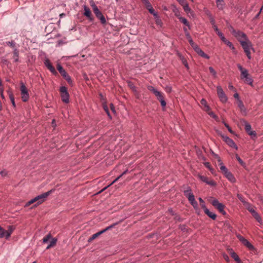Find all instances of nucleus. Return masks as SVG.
<instances>
[{
	"mask_svg": "<svg viewBox=\"0 0 263 263\" xmlns=\"http://www.w3.org/2000/svg\"><path fill=\"white\" fill-rule=\"evenodd\" d=\"M52 192V190H50L46 193H44L41 195H40L35 197L33 199H32L31 200H30L28 202H27L25 204V206L27 207L29 205H30L31 204H32L35 202H37V204L35 205L41 204L46 200V198Z\"/></svg>",
	"mask_w": 263,
	"mask_h": 263,
	"instance_id": "1",
	"label": "nucleus"
},
{
	"mask_svg": "<svg viewBox=\"0 0 263 263\" xmlns=\"http://www.w3.org/2000/svg\"><path fill=\"white\" fill-rule=\"evenodd\" d=\"M184 195L187 198L191 204L194 208L197 211L198 210V204L195 199V197L192 192L191 189L189 187L186 190L184 191Z\"/></svg>",
	"mask_w": 263,
	"mask_h": 263,
	"instance_id": "2",
	"label": "nucleus"
},
{
	"mask_svg": "<svg viewBox=\"0 0 263 263\" xmlns=\"http://www.w3.org/2000/svg\"><path fill=\"white\" fill-rule=\"evenodd\" d=\"M220 169L222 173L229 181L232 183H234L236 181L235 178L233 175L228 171L227 168L223 165L222 162L220 163Z\"/></svg>",
	"mask_w": 263,
	"mask_h": 263,
	"instance_id": "3",
	"label": "nucleus"
},
{
	"mask_svg": "<svg viewBox=\"0 0 263 263\" xmlns=\"http://www.w3.org/2000/svg\"><path fill=\"white\" fill-rule=\"evenodd\" d=\"M241 45L242 46L245 52L246 53L248 58L251 59V50L252 49V44L248 39L245 41H241Z\"/></svg>",
	"mask_w": 263,
	"mask_h": 263,
	"instance_id": "4",
	"label": "nucleus"
},
{
	"mask_svg": "<svg viewBox=\"0 0 263 263\" xmlns=\"http://www.w3.org/2000/svg\"><path fill=\"white\" fill-rule=\"evenodd\" d=\"M211 204L216 208L219 212L222 215H226V212L224 211V205L220 203L217 199H214L211 201Z\"/></svg>",
	"mask_w": 263,
	"mask_h": 263,
	"instance_id": "5",
	"label": "nucleus"
},
{
	"mask_svg": "<svg viewBox=\"0 0 263 263\" xmlns=\"http://www.w3.org/2000/svg\"><path fill=\"white\" fill-rule=\"evenodd\" d=\"M20 91L22 101L23 102L27 101L29 96L28 92V90L24 84L23 83H21Z\"/></svg>",
	"mask_w": 263,
	"mask_h": 263,
	"instance_id": "6",
	"label": "nucleus"
},
{
	"mask_svg": "<svg viewBox=\"0 0 263 263\" xmlns=\"http://www.w3.org/2000/svg\"><path fill=\"white\" fill-rule=\"evenodd\" d=\"M231 31L233 34L237 39L240 43L241 41H245L248 39L246 34L240 31H236L233 28Z\"/></svg>",
	"mask_w": 263,
	"mask_h": 263,
	"instance_id": "7",
	"label": "nucleus"
},
{
	"mask_svg": "<svg viewBox=\"0 0 263 263\" xmlns=\"http://www.w3.org/2000/svg\"><path fill=\"white\" fill-rule=\"evenodd\" d=\"M61 97L62 100L66 103L69 102V94L67 91V88L65 86H61L60 88Z\"/></svg>",
	"mask_w": 263,
	"mask_h": 263,
	"instance_id": "8",
	"label": "nucleus"
},
{
	"mask_svg": "<svg viewBox=\"0 0 263 263\" xmlns=\"http://www.w3.org/2000/svg\"><path fill=\"white\" fill-rule=\"evenodd\" d=\"M217 93L218 97L220 101L222 103L227 102L228 98L224 92L223 89L220 86H217Z\"/></svg>",
	"mask_w": 263,
	"mask_h": 263,
	"instance_id": "9",
	"label": "nucleus"
},
{
	"mask_svg": "<svg viewBox=\"0 0 263 263\" xmlns=\"http://www.w3.org/2000/svg\"><path fill=\"white\" fill-rule=\"evenodd\" d=\"M191 46L193 47V48L194 49V50L198 53L200 56L205 58L206 59H209L210 58V57L205 54L202 50L195 43L191 45Z\"/></svg>",
	"mask_w": 263,
	"mask_h": 263,
	"instance_id": "10",
	"label": "nucleus"
},
{
	"mask_svg": "<svg viewBox=\"0 0 263 263\" xmlns=\"http://www.w3.org/2000/svg\"><path fill=\"white\" fill-rule=\"evenodd\" d=\"M191 46L193 47V48L194 49V50L198 53L200 56L205 58L206 59H209L210 58V57L205 54L202 50L195 43L191 45Z\"/></svg>",
	"mask_w": 263,
	"mask_h": 263,
	"instance_id": "11",
	"label": "nucleus"
},
{
	"mask_svg": "<svg viewBox=\"0 0 263 263\" xmlns=\"http://www.w3.org/2000/svg\"><path fill=\"white\" fill-rule=\"evenodd\" d=\"M191 46L193 47V48L194 49V50L198 53L200 56L205 58L206 59H209L210 58V57L205 54L202 50L195 43L191 45Z\"/></svg>",
	"mask_w": 263,
	"mask_h": 263,
	"instance_id": "12",
	"label": "nucleus"
},
{
	"mask_svg": "<svg viewBox=\"0 0 263 263\" xmlns=\"http://www.w3.org/2000/svg\"><path fill=\"white\" fill-rule=\"evenodd\" d=\"M191 46L193 47V48L194 49V50L198 53L200 56L205 58L206 59H209L210 58V57L205 54L202 50L195 43L191 45Z\"/></svg>",
	"mask_w": 263,
	"mask_h": 263,
	"instance_id": "13",
	"label": "nucleus"
},
{
	"mask_svg": "<svg viewBox=\"0 0 263 263\" xmlns=\"http://www.w3.org/2000/svg\"><path fill=\"white\" fill-rule=\"evenodd\" d=\"M220 135L223 140L228 145L235 148L236 149L238 148L236 144L235 143V142L232 139H231L228 136H224L223 135L220 134Z\"/></svg>",
	"mask_w": 263,
	"mask_h": 263,
	"instance_id": "14",
	"label": "nucleus"
},
{
	"mask_svg": "<svg viewBox=\"0 0 263 263\" xmlns=\"http://www.w3.org/2000/svg\"><path fill=\"white\" fill-rule=\"evenodd\" d=\"M237 237L238 239L249 250H254V247L245 238L240 235H238Z\"/></svg>",
	"mask_w": 263,
	"mask_h": 263,
	"instance_id": "15",
	"label": "nucleus"
},
{
	"mask_svg": "<svg viewBox=\"0 0 263 263\" xmlns=\"http://www.w3.org/2000/svg\"><path fill=\"white\" fill-rule=\"evenodd\" d=\"M198 178L203 182H205L207 184L214 186L216 185V183L213 180H209L208 178L204 176L198 175Z\"/></svg>",
	"mask_w": 263,
	"mask_h": 263,
	"instance_id": "16",
	"label": "nucleus"
},
{
	"mask_svg": "<svg viewBox=\"0 0 263 263\" xmlns=\"http://www.w3.org/2000/svg\"><path fill=\"white\" fill-rule=\"evenodd\" d=\"M147 89L152 91L155 96L157 97V99L159 100L161 98L163 97V94L161 92L158 91L157 89L155 88L153 86H148Z\"/></svg>",
	"mask_w": 263,
	"mask_h": 263,
	"instance_id": "17",
	"label": "nucleus"
},
{
	"mask_svg": "<svg viewBox=\"0 0 263 263\" xmlns=\"http://www.w3.org/2000/svg\"><path fill=\"white\" fill-rule=\"evenodd\" d=\"M237 67L241 72V79H245V78L249 76L248 71L246 69L243 68L240 64H237Z\"/></svg>",
	"mask_w": 263,
	"mask_h": 263,
	"instance_id": "18",
	"label": "nucleus"
},
{
	"mask_svg": "<svg viewBox=\"0 0 263 263\" xmlns=\"http://www.w3.org/2000/svg\"><path fill=\"white\" fill-rule=\"evenodd\" d=\"M45 65L48 68V69L53 74L56 73V70L54 67L51 65L50 61L48 59H46L45 61Z\"/></svg>",
	"mask_w": 263,
	"mask_h": 263,
	"instance_id": "19",
	"label": "nucleus"
},
{
	"mask_svg": "<svg viewBox=\"0 0 263 263\" xmlns=\"http://www.w3.org/2000/svg\"><path fill=\"white\" fill-rule=\"evenodd\" d=\"M84 15L85 16H86L87 17H88V18L89 20L92 21V18L91 17V12L90 9L88 7H87L86 5H84Z\"/></svg>",
	"mask_w": 263,
	"mask_h": 263,
	"instance_id": "20",
	"label": "nucleus"
},
{
	"mask_svg": "<svg viewBox=\"0 0 263 263\" xmlns=\"http://www.w3.org/2000/svg\"><path fill=\"white\" fill-rule=\"evenodd\" d=\"M94 13L96 16L100 20L102 24H105L106 23V20L105 17L103 16L99 10H96V11L94 12Z\"/></svg>",
	"mask_w": 263,
	"mask_h": 263,
	"instance_id": "21",
	"label": "nucleus"
},
{
	"mask_svg": "<svg viewBox=\"0 0 263 263\" xmlns=\"http://www.w3.org/2000/svg\"><path fill=\"white\" fill-rule=\"evenodd\" d=\"M245 129L248 134L250 136H255L256 135L255 132L251 130V125L247 122H245Z\"/></svg>",
	"mask_w": 263,
	"mask_h": 263,
	"instance_id": "22",
	"label": "nucleus"
},
{
	"mask_svg": "<svg viewBox=\"0 0 263 263\" xmlns=\"http://www.w3.org/2000/svg\"><path fill=\"white\" fill-rule=\"evenodd\" d=\"M201 108L205 111H209L210 109V106L208 105L206 101L204 99H201L200 101Z\"/></svg>",
	"mask_w": 263,
	"mask_h": 263,
	"instance_id": "23",
	"label": "nucleus"
},
{
	"mask_svg": "<svg viewBox=\"0 0 263 263\" xmlns=\"http://www.w3.org/2000/svg\"><path fill=\"white\" fill-rule=\"evenodd\" d=\"M230 254L231 255L232 257L234 258V259L237 262V263H241V261L238 256V255L234 252L232 250H231L230 251Z\"/></svg>",
	"mask_w": 263,
	"mask_h": 263,
	"instance_id": "24",
	"label": "nucleus"
},
{
	"mask_svg": "<svg viewBox=\"0 0 263 263\" xmlns=\"http://www.w3.org/2000/svg\"><path fill=\"white\" fill-rule=\"evenodd\" d=\"M204 211V213L209 217H210L211 218H212V219L214 220L216 219V215L215 214H214L213 212H212L211 211H209V209H208V208H205V209L203 210Z\"/></svg>",
	"mask_w": 263,
	"mask_h": 263,
	"instance_id": "25",
	"label": "nucleus"
},
{
	"mask_svg": "<svg viewBox=\"0 0 263 263\" xmlns=\"http://www.w3.org/2000/svg\"><path fill=\"white\" fill-rule=\"evenodd\" d=\"M183 30L184 31L185 36H186L187 39L188 40L190 45H192L193 44H194L195 43L194 42L193 40H192V37H191L189 32H188L187 29L186 28H183Z\"/></svg>",
	"mask_w": 263,
	"mask_h": 263,
	"instance_id": "26",
	"label": "nucleus"
},
{
	"mask_svg": "<svg viewBox=\"0 0 263 263\" xmlns=\"http://www.w3.org/2000/svg\"><path fill=\"white\" fill-rule=\"evenodd\" d=\"M127 172V170L125 171V172H124L121 175H120L118 177H117L115 180H114L111 183H110L109 184H108L107 186H105V187H104L102 190L100 191V192H102V191H104L105 190H106L108 187H109V186L111 185L112 184H113L114 183H115L116 182H117L123 175H124V174H125Z\"/></svg>",
	"mask_w": 263,
	"mask_h": 263,
	"instance_id": "27",
	"label": "nucleus"
},
{
	"mask_svg": "<svg viewBox=\"0 0 263 263\" xmlns=\"http://www.w3.org/2000/svg\"><path fill=\"white\" fill-rule=\"evenodd\" d=\"M184 11L187 13V14H193V12L191 9V8L189 7V4L187 2H186L184 4H183L182 6Z\"/></svg>",
	"mask_w": 263,
	"mask_h": 263,
	"instance_id": "28",
	"label": "nucleus"
},
{
	"mask_svg": "<svg viewBox=\"0 0 263 263\" xmlns=\"http://www.w3.org/2000/svg\"><path fill=\"white\" fill-rule=\"evenodd\" d=\"M245 206L246 209L251 213V214L254 213L255 212L254 207L249 202L245 203Z\"/></svg>",
	"mask_w": 263,
	"mask_h": 263,
	"instance_id": "29",
	"label": "nucleus"
},
{
	"mask_svg": "<svg viewBox=\"0 0 263 263\" xmlns=\"http://www.w3.org/2000/svg\"><path fill=\"white\" fill-rule=\"evenodd\" d=\"M146 8L148 10L149 13L153 14L155 17H157V16L158 15V14L156 12H155L154 9L153 8L151 4L146 6Z\"/></svg>",
	"mask_w": 263,
	"mask_h": 263,
	"instance_id": "30",
	"label": "nucleus"
},
{
	"mask_svg": "<svg viewBox=\"0 0 263 263\" xmlns=\"http://www.w3.org/2000/svg\"><path fill=\"white\" fill-rule=\"evenodd\" d=\"M238 106L240 108V111L241 112H242L245 114L246 113V108H245L242 102L240 100H239V101H238Z\"/></svg>",
	"mask_w": 263,
	"mask_h": 263,
	"instance_id": "31",
	"label": "nucleus"
},
{
	"mask_svg": "<svg viewBox=\"0 0 263 263\" xmlns=\"http://www.w3.org/2000/svg\"><path fill=\"white\" fill-rule=\"evenodd\" d=\"M57 69L63 77L65 76L67 74L66 72L64 70L60 64L57 65Z\"/></svg>",
	"mask_w": 263,
	"mask_h": 263,
	"instance_id": "32",
	"label": "nucleus"
},
{
	"mask_svg": "<svg viewBox=\"0 0 263 263\" xmlns=\"http://www.w3.org/2000/svg\"><path fill=\"white\" fill-rule=\"evenodd\" d=\"M214 30L216 32L217 35L219 36V37L220 38L221 41L223 40L225 38V37L224 36L222 33L219 31V30L218 29V28L217 26H214Z\"/></svg>",
	"mask_w": 263,
	"mask_h": 263,
	"instance_id": "33",
	"label": "nucleus"
},
{
	"mask_svg": "<svg viewBox=\"0 0 263 263\" xmlns=\"http://www.w3.org/2000/svg\"><path fill=\"white\" fill-rule=\"evenodd\" d=\"M111 227H108L107 228H106L105 229L103 230H102L95 234H93L92 236V237H91V239H95L96 238H97L98 236H99L100 235H101V234H102L103 233L105 232L106 230H108Z\"/></svg>",
	"mask_w": 263,
	"mask_h": 263,
	"instance_id": "34",
	"label": "nucleus"
},
{
	"mask_svg": "<svg viewBox=\"0 0 263 263\" xmlns=\"http://www.w3.org/2000/svg\"><path fill=\"white\" fill-rule=\"evenodd\" d=\"M179 20L182 23L189 27V29H190V24L185 18L183 17H179Z\"/></svg>",
	"mask_w": 263,
	"mask_h": 263,
	"instance_id": "35",
	"label": "nucleus"
},
{
	"mask_svg": "<svg viewBox=\"0 0 263 263\" xmlns=\"http://www.w3.org/2000/svg\"><path fill=\"white\" fill-rule=\"evenodd\" d=\"M57 239L56 238H52L49 245L47 247L46 249H49L50 248L53 247L57 243Z\"/></svg>",
	"mask_w": 263,
	"mask_h": 263,
	"instance_id": "36",
	"label": "nucleus"
},
{
	"mask_svg": "<svg viewBox=\"0 0 263 263\" xmlns=\"http://www.w3.org/2000/svg\"><path fill=\"white\" fill-rule=\"evenodd\" d=\"M179 58L182 62V63H183V64L185 66V67L187 68V69H189V65L187 64V62L186 61V60L185 59V58L182 57L181 55L179 54Z\"/></svg>",
	"mask_w": 263,
	"mask_h": 263,
	"instance_id": "37",
	"label": "nucleus"
},
{
	"mask_svg": "<svg viewBox=\"0 0 263 263\" xmlns=\"http://www.w3.org/2000/svg\"><path fill=\"white\" fill-rule=\"evenodd\" d=\"M204 165L210 170V171L213 175H215V171L212 167H211L209 162H205Z\"/></svg>",
	"mask_w": 263,
	"mask_h": 263,
	"instance_id": "38",
	"label": "nucleus"
},
{
	"mask_svg": "<svg viewBox=\"0 0 263 263\" xmlns=\"http://www.w3.org/2000/svg\"><path fill=\"white\" fill-rule=\"evenodd\" d=\"M13 59L15 62H17L18 61V51L16 48H14L13 52Z\"/></svg>",
	"mask_w": 263,
	"mask_h": 263,
	"instance_id": "39",
	"label": "nucleus"
},
{
	"mask_svg": "<svg viewBox=\"0 0 263 263\" xmlns=\"http://www.w3.org/2000/svg\"><path fill=\"white\" fill-rule=\"evenodd\" d=\"M252 215L258 222L260 223L261 222V217L256 211L254 212V213H253Z\"/></svg>",
	"mask_w": 263,
	"mask_h": 263,
	"instance_id": "40",
	"label": "nucleus"
},
{
	"mask_svg": "<svg viewBox=\"0 0 263 263\" xmlns=\"http://www.w3.org/2000/svg\"><path fill=\"white\" fill-rule=\"evenodd\" d=\"M245 81L246 83L248 84L249 85L252 86L253 85V80L251 77H249V76H247V77L245 78Z\"/></svg>",
	"mask_w": 263,
	"mask_h": 263,
	"instance_id": "41",
	"label": "nucleus"
},
{
	"mask_svg": "<svg viewBox=\"0 0 263 263\" xmlns=\"http://www.w3.org/2000/svg\"><path fill=\"white\" fill-rule=\"evenodd\" d=\"M217 7L221 9L223 8V0H216Z\"/></svg>",
	"mask_w": 263,
	"mask_h": 263,
	"instance_id": "42",
	"label": "nucleus"
},
{
	"mask_svg": "<svg viewBox=\"0 0 263 263\" xmlns=\"http://www.w3.org/2000/svg\"><path fill=\"white\" fill-rule=\"evenodd\" d=\"M209 69L210 73L214 77V78H216L217 73L216 71L214 69V68L212 67H210Z\"/></svg>",
	"mask_w": 263,
	"mask_h": 263,
	"instance_id": "43",
	"label": "nucleus"
},
{
	"mask_svg": "<svg viewBox=\"0 0 263 263\" xmlns=\"http://www.w3.org/2000/svg\"><path fill=\"white\" fill-rule=\"evenodd\" d=\"M13 231V229L11 227H10L8 230L6 231V238H9Z\"/></svg>",
	"mask_w": 263,
	"mask_h": 263,
	"instance_id": "44",
	"label": "nucleus"
},
{
	"mask_svg": "<svg viewBox=\"0 0 263 263\" xmlns=\"http://www.w3.org/2000/svg\"><path fill=\"white\" fill-rule=\"evenodd\" d=\"M6 231L2 228V229L0 230V238H3L4 237L6 238Z\"/></svg>",
	"mask_w": 263,
	"mask_h": 263,
	"instance_id": "45",
	"label": "nucleus"
},
{
	"mask_svg": "<svg viewBox=\"0 0 263 263\" xmlns=\"http://www.w3.org/2000/svg\"><path fill=\"white\" fill-rule=\"evenodd\" d=\"M199 201L200 203V205L201 206V208L204 210L205 209V208H206V206H205V202L204 201H203V200L201 198H199Z\"/></svg>",
	"mask_w": 263,
	"mask_h": 263,
	"instance_id": "46",
	"label": "nucleus"
},
{
	"mask_svg": "<svg viewBox=\"0 0 263 263\" xmlns=\"http://www.w3.org/2000/svg\"><path fill=\"white\" fill-rule=\"evenodd\" d=\"M222 41L224 42L230 48L233 45V44L231 42L227 40L226 37L223 40H222Z\"/></svg>",
	"mask_w": 263,
	"mask_h": 263,
	"instance_id": "47",
	"label": "nucleus"
},
{
	"mask_svg": "<svg viewBox=\"0 0 263 263\" xmlns=\"http://www.w3.org/2000/svg\"><path fill=\"white\" fill-rule=\"evenodd\" d=\"M90 5L92 8L93 12H95V11H96V10H99V9L98 8L97 6L95 4L93 1H92L90 2Z\"/></svg>",
	"mask_w": 263,
	"mask_h": 263,
	"instance_id": "48",
	"label": "nucleus"
},
{
	"mask_svg": "<svg viewBox=\"0 0 263 263\" xmlns=\"http://www.w3.org/2000/svg\"><path fill=\"white\" fill-rule=\"evenodd\" d=\"M51 238V236L50 234H48L46 237H45L43 239V241L44 243H47L50 239Z\"/></svg>",
	"mask_w": 263,
	"mask_h": 263,
	"instance_id": "49",
	"label": "nucleus"
},
{
	"mask_svg": "<svg viewBox=\"0 0 263 263\" xmlns=\"http://www.w3.org/2000/svg\"><path fill=\"white\" fill-rule=\"evenodd\" d=\"M156 20V23L158 25L161 26L162 24V21L161 19L160 18L159 15L157 16V17H155Z\"/></svg>",
	"mask_w": 263,
	"mask_h": 263,
	"instance_id": "50",
	"label": "nucleus"
},
{
	"mask_svg": "<svg viewBox=\"0 0 263 263\" xmlns=\"http://www.w3.org/2000/svg\"><path fill=\"white\" fill-rule=\"evenodd\" d=\"M103 107L104 110L106 112V114H107L108 116L110 118H111V116H110V115L109 114V110H108V107H107V105H105V104H103Z\"/></svg>",
	"mask_w": 263,
	"mask_h": 263,
	"instance_id": "51",
	"label": "nucleus"
},
{
	"mask_svg": "<svg viewBox=\"0 0 263 263\" xmlns=\"http://www.w3.org/2000/svg\"><path fill=\"white\" fill-rule=\"evenodd\" d=\"M237 197L238 198V199L243 203V205H245V203H247L248 202H246L244 198H243V197L242 196V195H240V194H238L237 195Z\"/></svg>",
	"mask_w": 263,
	"mask_h": 263,
	"instance_id": "52",
	"label": "nucleus"
},
{
	"mask_svg": "<svg viewBox=\"0 0 263 263\" xmlns=\"http://www.w3.org/2000/svg\"><path fill=\"white\" fill-rule=\"evenodd\" d=\"M159 100L160 101L161 105L163 107H165V106H166V102H165V101L164 100V97L161 98Z\"/></svg>",
	"mask_w": 263,
	"mask_h": 263,
	"instance_id": "53",
	"label": "nucleus"
},
{
	"mask_svg": "<svg viewBox=\"0 0 263 263\" xmlns=\"http://www.w3.org/2000/svg\"><path fill=\"white\" fill-rule=\"evenodd\" d=\"M6 44L7 45H9V46H10L11 47H12V48H13L14 49L15 48V43L13 42V41H11V42H6Z\"/></svg>",
	"mask_w": 263,
	"mask_h": 263,
	"instance_id": "54",
	"label": "nucleus"
},
{
	"mask_svg": "<svg viewBox=\"0 0 263 263\" xmlns=\"http://www.w3.org/2000/svg\"><path fill=\"white\" fill-rule=\"evenodd\" d=\"M223 123L224 126L227 128L229 132L232 134H234V132L232 130V129L229 126V125L228 124H227L226 123H225L224 122H223Z\"/></svg>",
	"mask_w": 263,
	"mask_h": 263,
	"instance_id": "55",
	"label": "nucleus"
},
{
	"mask_svg": "<svg viewBox=\"0 0 263 263\" xmlns=\"http://www.w3.org/2000/svg\"><path fill=\"white\" fill-rule=\"evenodd\" d=\"M208 114L213 118L216 119L217 116L214 114L213 112L210 111V110L209 111H206Z\"/></svg>",
	"mask_w": 263,
	"mask_h": 263,
	"instance_id": "56",
	"label": "nucleus"
},
{
	"mask_svg": "<svg viewBox=\"0 0 263 263\" xmlns=\"http://www.w3.org/2000/svg\"><path fill=\"white\" fill-rule=\"evenodd\" d=\"M222 256H223V258H224V259L226 261H227V262H229V261H230V258H229V256H228V255H227V254H225V253H223V254H222Z\"/></svg>",
	"mask_w": 263,
	"mask_h": 263,
	"instance_id": "57",
	"label": "nucleus"
},
{
	"mask_svg": "<svg viewBox=\"0 0 263 263\" xmlns=\"http://www.w3.org/2000/svg\"><path fill=\"white\" fill-rule=\"evenodd\" d=\"M4 87H0V95H1V97L3 99H4Z\"/></svg>",
	"mask_w": 263,
	"mask_h": 263,
	"instance_id": "58",
	"label": "nucleus"
},
{
	"mask_svg": "<svg viewBox=\"0 0 263 263\" xmlns=\"http://www.w3.org/2000/svg\"><path fill=\"white\" fill-rule=\"evenodd\" d=\"M63 77L65 79V80L68 83H71V80L70 77L67 74H66V76H64Z\"/></svg>",
	"mask_w": 263,
	"mask_h": 263,
	"instance_id": "59",
	"label": "nucleus"
},
{
	"mask_svg": "<svg viewBox=\"0 0 263 263\" xmlns=\"http://www.w3.org/2000/svg\"><path fill=\"white\" fill-rule=\"evenodd\" d=\"M143 4L145 5V7L148 5H150V3L148 2V0H141Z\"/></svg>",
	"mask_w": 263,
	"mask_h": 263,
	"instance_id": "60",
	"label": "nucleus"
},
{
	"mask_svg": "<svg viewBox=\"0 0 263 263\" xmlns=\"http://www.w3.org/2000/svg\"><path fill=\"white\" fill-rule=\"evenodd\" d=\"M10 100L12 102L13 105L14 106H15V104L14 98L12 94L10 95Z\"/></svg>",
	"mask_w": 263,
	"mask_h": 263,
	"instance_id": "61",
	"label": "nucleus"
},
{
	"mask_svg": "<svg viewBox=\"0 0 263 263\" xmlns=\"http://www.w3.org/2000/svg\"><path fill=\"white\" fill-rule=\"evenodd\" d=\"M165 90L167 92H170L172 91V87L170 86H167L165 88Z\"/></svg>",
	"mask_w": 263,
	"mask_h": 263,
	"instance_id": "62",
	"label": "nucleus"
},
{
	"mask_svg": "<svg viewBox=\"0 0 263 263\" xmlns=\"http://www.w3.org/2000/svg\"><path fill=\"white\" fill-rule=\"evenodd\" d=\"M0 174L2 176H5L7 175V172L6 170H3L2 171H0Z\"/></svg>",
	"mask_w": 263,
	"mask_h": 263,
	"instance_id": "63",
	"label": "nucleus"
},
{
	"mask_svg": "<svg viewBox=\"0 0 263 263\" xmlns=\"http://www.w3.org/2000/svg\"><path fill=\"white\" fill-rule=\"evenodd\" d=\"M210 22L212 25L213 29H214V26H217L215 25V21L214 20V19L213 18H211Z\"/></svg>",
	"mask_w": 263,
	"mask_h": 263,
	"instance_id": "64",
	"label": "nucleus"
}]
</instances>
